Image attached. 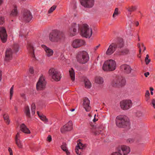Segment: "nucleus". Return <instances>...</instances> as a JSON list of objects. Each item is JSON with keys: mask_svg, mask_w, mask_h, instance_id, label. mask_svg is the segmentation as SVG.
I'll list each match as a JSON object with an SVG mask.
<instances>
[{"mask_svg": "<svg viewBox=\"0 0 155 155\" xmlns=\"http://www.w3.org/2000/svg\"><path fill=\"white\" fill-rule=\"evenodd\" d=\"M65 36L62 31L57 30L53 31L49 35L50 40L52 42L60 43L65 39Z\"/></svg>", "mask_w": 155, "mask_h": 155, "instance_id": "f257e3e1", "label": "nucleus"}, {"mask_svg": "<svg viewBox=\"0 0 155 155\" xmlns=\"http://www.w3.org/2000/svg\"><path fill=\"white\" fill-rule=\"evenodd\" d=\"M117 126L120 128L129 127L130 123L129 118L125 116H117L116 119Z\"/></svg>", "mask_w": 155, "mask_h": 155, "instance_id": "f03ea898", "label": "nucleus"}, {"mask_svg": "<svg viewBox=\"0 0 155 155\" xmlns=\"http://www.w3.org/2000/svg\"><path fill=\"white\" fill-rule=\"evenodd\" d=\"M116 68V63L114 60L112 59L108 60L105 61L102 66V69L104 71H113Z\"/></svg>", "mask_w": 155, "mask_h": 155, "instance_id": "7ed1b4c3", "label": "nucleus"}, {"mask_svg": "<svg viewBox=\"0 0 155 155\" xmlns=\"http://www.w3.org/2000/svg\"><path fill=\"white\" fill-rule=\"evenodd\" d=\"M89 55L86 51H80L77 53L76 59L77 61L81 64H85L89 60Z\"/></svg>", "mask_w": 155, "mask_h": 155, "instance_id": "20e7f679", "label": "nucleus"}, {"mask_svg": "<svg viewBox=\"0 0 155 155\" xmlns=\"http://www.w3.org/2000/svg\"><path fill=\"white\" fill-rule=\"evenodd\" d=\"M92 30L87 24H84L81 30V35L83 37L90 38L92 34Z\"/></svg>", "mask_w": 155, "mask_h": 155, "instance_id": "39448f33", "label": "nucleus"}, {"mask_svg": "<svg viewBox=\"0 0 155 155\" xmlns=\"http://www.w3.org/2000/svg\"><path fill=\"white\" fill-rule=\"evenodd\" d=\"M49 73L52 78L56 81H59L61 78L60 72L54 68H51L49 71Z\"/></svg>", "mask_w": 155, "mask_h": 155, "instance_id": "423d86ee", "label": "nucleus"}, {"mask_svg": "<svg viewBox=\"0 0 155 155\" xmlns=\"http://www.w3.org/2000/svg\"><path fill=\"white\" fill-rule=\"evenodd\" d=\"M46 81L45 78L41 76L36 84V89L38 91L43 90L45 87Z\"/></svg>", "mask_w": 155, "mask_h": 155, "instance_id": "0eeeda50", "label": "nucleus"}, {"mask_svg": "<svg viewBox=\"0 0 155 155\" xmlns=\"http://www.w3.org/2000/svg\"><path fill=\"white\" fill-rule=\"evenodd\" d=\"M126 81L123 77H120L118 79L114 80L112 81L111 85L114 87H122L125 85Z\"/></svg>", "mask_w": 155, "mask_h": 155, "instance_id": "6e6552de", "label": "nucleus"}, {"mask_svg": "<svg viewBox=\"0 0 155 155\" xmlns=\"http://www.w3.org/2000/svg\"><path fill=\"white\" fill-rule=\"evenodd\" d=\"M120 105L123 110H127L132 107V103L130 100H124L120 102Z\"/></svg>", "mask_w": 155, "mask_h": 155, "instance_id": "1a4fd4ad", "label": "nucleus"}, {"mask_svg": "<svg viewBox=\"0 0 155 155\" xmlns=\"http://www.w3.org/2000/svg\"><path fill=\"white\" fill-rule=\"evenodd\" d=\"M85 45V42L83 40L75 39L72 42L71 45L73 48H77Z\"/></svg>", "mask_w": 155, "mask_h": 155, "instance_id": "9d476101", "label": "nucleus"}, {"mask_svg": "<svg viewBox=\"0 0 155 155\" xmlns=\"http://www.w3.org/2000/svg\"><path fill=\"white\" fill-rule=\"evenodd\" d=\"M81 5L86 8H92L94 3V0H79Z\"/></svg>", "mask_w": 155, "mask_h": 155, "instance_id": "9b49d317", "label": "nucleus"}, {"mask_svg": "<svg viewBox=\"0 0 155 155\" xmlns=\"http://www.w3.org/2000/svg\"><path fill=\"white\" fill-rule=\"evenodd\" d=\"M21 133L20 132H18L15 138V143L18 147L20 149L23 148V144L21 140Z\"/></svg>", "mask_w": 155, "mask_h": 155, "instance_id": "f8f14e48", "label": "nucleus"}, {"mask_svg": "<svg viewBox=\"0 0 155 155\" xmlns=\"http://www.w3.org/2000/svg\"><path fill=\"white\" fill-rule=\"evenodd\" d=\"M13 52L12 48H8L6 49L5 52V60L9 61L12 60L13 58Z\"/></svg>", "mask_w": 155, "mask_h": 155, "instance_id": "ddd939ff", "label": "nucleus"}, {"mask_svg": "<svg viewBox=\"0 0 155 155\" xmlns=\"http://www.w3.org/2000/svg\"><path fill=\"white\" fill-rule=\"evenodd\" d=\"M73 123L72 121H69L61 129V132L64 133L65 132L69 131L72 129Z\"/></svg>", "mask_w": 155, "mask_h": 155, "instance_id": "4468645a", "label": "nucleus"}, {"mask_svg": "<svg viewBox=\"0 0 155 155\" xmlns=\"http://www.w3.org/2000/svg\"><path fill=\"white\" fill-rule=\"evenodd\" d=\"M0 37L2 42L5 43L6 42L7 34L6 30L4 27H0Z\"/></svg>", "mask_w": 155, "mask_h": 155, "instance_id": "2eb2a0df", "label": "nucleus"}, {"mask_svg": "<svg viewBox=\"0 0 155 155\" xmlns=\"http://www.w3.org/2000/svg\"><path fill=\"white\" fill-rule=\"evenodd\" d=\"M117 45L115 43H112L109 46L108 49L106 52V54L108 55H110L112 54L116 50Z\"/></svg>", "mask_w": 155, "mask_h": 155, "instance_id": "dca6fc26", "label": "nucleus"}, {"mask_svg": "<svg viewBox=\"0 0 155 155\" xmlns=\"http://www.w3.org/2000/svg\"><path fill=\"white\" fill-rule=\"evenodd\" d=\"M90 101L88 98H85L83 100V107L87 112L89 111L91 109L90 105Z\"/></svg>", "mask_w": 155, "mask_h": 155, "instance_id": "f3484780", "label": "nucleus"}, {"mask_svg": "<svg viewBox=\"0 0 155 155\" xmlns=\"http://www.w3.org/2000/svg\"><path fill=\"white\" fill-rule=\"evenodd\" d=\"M32 16L29 11L25 10L23 15L24 20L27 22H29L32 18Z\"/></svg>", "mask_w": 155, "mask_h": 155, "instance_id": "a211bd4d", "label": "nucleus"}, {"mask_svg": "<svg viewBox=\"0 0 155 155\" xmlns=\"http://www.w3.org/2000/svg\"><path fill=\"white\" fill-rule=\"evenodd\" d=\"M120 69L124 73L129 74L131 72V69L130 67L128 65L124 64L120 66Z\"/></svg>", "mask_w": 155, "mask_h": 155, "instance_id": "6ab92c4d", "label": "nucleus"}, {"mask_svg": "<svg viewBox=\"0 0 155 155\" xmlns=\"http://www.w3.org/2000/svg\"><path fill=\"white\" fill-rule=\"evenodd\" d=\"M118 149H120L121 151V153L122 151L123 155H126L127 154L130 152V147L128 146L125 145H122L119 147Z\"/></svg>", "mask_w": 155, "mask_h": 155, "instance_id": "aec40b11", "label": "nucleus"}, {"mask_svg": "<svg viewBox=\"0 0 155 155\" xmlns=\"http://www.w3.org/2000/svg\"><path fill=\"white\" fill-rule=\"evenodd\" d=\"M27 48V49L31 54L32 57L35 58V55L34 51V50L32 44L31 43H28Z\"/></svg>", "mask_w": 155, "mask_h": 155, "instance_id": "412c9836", "label": "nucleus"}, {"mask_svg": "<svg viewBox=\"0 0 155 155\" xmlns=\"http://www.w3.org/2000/svg\"><path fill=\"white\" fill-rule=\"evenodd\" d=\"M21 130L25 134H30V131L24 124H21L20 126Z\"/></svg>", "mask_w": 155, "mask_h": 155, "instance_id": "4be33fe9", "label": "nucleus"}, {"mask_svg": "<svg viewBox=\"0 0 155 155\" xmlns=\"http://www.w3.org/2000/svg\"><path fill=\"white\" fill-rule=\"evenodd\" d=\"M44 46V49L46 52V55L48 57L52 56L54 53L53 50L45 45Z\"/></svg>", "mask_w": 155, "mask_h": 155, "instance_id": "5701e85b", "label": "nucleus"}, {"mask_svg": "<svg viewBox=\"0 0 155 155\" xmlns=\"http://www.w3.org/2000/svg\"><path fill=\"white\" fill-rule=\"evenodd\" d=\"M18 14V11L17 7L16 5H15L14 8L11 11L10 15L12 16L15 17L17 16Z\"/></svg>", "mask_w": 155, "mask_h": 155, "instance_id": "b1692460", "label": "nucleus"}, {"mask_svg": "<svg viewBox=\"0 0 155 155\" xmlns=\"http://www.w3.org/2000/svg\"><path fill=\"white\" fill-rule=\"evenodd\" d=\"M77 142L78 144L76 147L78 148L80 150L84 149L86 147V145L81 143L80 140H78Z\"/></svg>", "mask_w": 155, "mask_h": 155, "instance_id": "393cba45", "label": "nucleus"}, {"mask_svg": "<svg viewBox=\"0 0 155 155\" xmlns=\"http://www.w3.org/2000/svg\"><path fill=\"white\" fill-rule=\"evenodd\" d=\"M69 76L71 80L74 81L75 80V72L74 69L71 68L69 71Z\"/></svg>", "mask_w": 155, "mask_h": 155, "instance_id": "a878e982", "label": "nucleus"}, {"mask_svg": "<svg viewBox=\"0 0 155 155\" xmlns=\"http://www.w3.org/2000/svg\"><path fill=\"white\" fill-rule=\"evenodd\" d=\"M85 87L87 88H90L91 87V83L90 81L87 79L84 80Z\"/></svg>", "mask_w": 155, "mask_h": 155, "instance_id": "bb28decb", "label": "nucleus"}, {"mask_svg": "<svg viewBox=\"0 0 155 155\" xmlns=\"http://www.w3.org/2000/svg\"><path fill=\"white\" fill-rule=\"evenodd\" d=\"M66 146V144L65 143H63L61 146V148L63 150L66 152L67 155H69L70 152L68 150Z\"/></svg>", "mask_w": 155, "mask_h": 155, "instance_id": "cd10ccee", "label": "nucleus"}, {"mask_svg": "<svg viewBox=\"0 0 155 155\" xmlns=\"http://www.w3.org/2000/svg\"><path fill=\"white\" fill-rule=\"evenodd\" d=\"M79 26L78 25H77L75 23H73L71 25V29L73 30V32H76L77 29H79Z\"/></svg>", "mask_w": 155, "mask_h": 155, "instance_id": "c85d7f7f", "label": "nucleus"}, {"mask_svg": "<svg viewBox=\"0 0 155 155\" xmlns=\"http://www.w3.org/2000/svg\"><path fill=\"white\" fill-rule=\"evenodd\" d=\"M19 48V46L18 44H15L12 47V49L13 50L14 52L16 54L18 51Z\"/></svg>", "mask_w": 155, "mask_h": 155, "instance_id": "c756f323", "label": "nucleus"}, {"mask_svg": "<svg viewBox=\"0 0 155 155\" xmlns=\"http://www.w3.org/2000/svg\"><path fill=\"white\" fill-rule=\"evenodd\" d=\"M137 7L136 6L132 5L130 6H129L128 8H126L127 11L129 12H130V14H131V12L136 11L137 9Z\"/></svg>", "mask_w": 155, "mask_h": 155, "instance_id": "7c9ffc66", "label": "nucleus"}, {"mask_svg": "<svg viewBox=\"0 0 155 155\" xmlns=\"http://www.w3.org/2000/svg\"><path fill=\"white\" fill-rule=\"evenodd\" d=\"M3 117L6 124L8 125L9 124L10 120L8 115L7 114H5L3 115Z\"/></svg>", "mask_w": 155, "mask_h": 155, "instance_id": "2f4dec72", "label": "nucleus"}, {"mask_svg": "<svg viewBox=\"0 0 155 155\" xmlns=\"http://www.w3.org/2000/svg\"><path fill=\"white\" fill-rule=\"evenodd\" d=\"M117 45V47L122 48L124 46V42L123 39H120L118 41L117 44H116Z\"/></svg>", "mask_w": 155, "mask_h": 155, "instance_id": "473e14b6", "label": "nucleus"}, {"mask_svg": "<svg viewBox=\"0 0 155 155\" xmlns=\"http://www.w3.org/2000/svg\"><path fill=\"white\" fill-rule=\"evenodd\" d=\"M25 113L27 117H30V110L29 107L28 106H26L25 107Z\"/></svg>", "mask_w": 155, "mask_h": 155, "instance_id": "72a5a7b5", "label": "nucleus"}, {"mask_svg": "<svg viewBox=\"0 0 155 155\" xmlns=\"http://www.w3.org/2000/svg\"><path fill=\"white\" fill-rule=\"evenodd\" d=\"M120 54L125 55L128 54L129 53V50L127 48H125L120 51Z\"/></svg>", "mask_w": 155, "mask_h": 155, "instance_id": "f704fd0d", "label": "nucleus"}, {"mask_svg": "<svg viewBox=\"0 0 155 155\" xmlns=\"http://www.w3.org/2000/svg\"><path fill=\"white\" fill-rule=\"evenodd\" d=\"M95 82L98 84H102L103 83V79L101 77H97L95 79Z\"/></svg>", "mask_w": 155, "mask_h": 155, "instance_id": "c9c22d12", "label": "nucleus"}, {"mask_svg": "<svg viewBox=\"0 0 155 155\" xmlns=\"http://www.w3.org/2000/svg\"><path fill=\"white\" fill-rule=\"evenodd\" d=\"M40 119L45 123H47L48 122V119L46 118V117L44 115L40 116Z\"/></svg>", "mask_w": 155, "mask_h": 155, "instance_id": "e433bc0d", "label": "nucleus"}, {"mask_svg": "<svg viewBox=\"0 0 155 155\" xmlns=\"http://www.w3.org/2000/svg\"><path fill=\"white\" fill-rule=\"evenodd\" d=\"M36 109V106L34 103H33L31 105V114L33 115L35 114V111Z\"/></svg>", "mask_w": 155, "mask_h": 155, "instance_id": "4c0bfd02", "label": "nucleus"}, {"mask_svg": "<svg viewBox=\"0 0 155 155\" xmlns=\"http://www.w3.org/2000/svg\"><path fill=\"white\" fill-rule=\"evenodd\" d=\"M57 6L55 5H54L52 6L49 9L48 12V13H51L53 12V11L56 9Z\"/></svg>", "mask_w": 155, "mask_h": 155, "instance_id": "58836bf2", "label": "nucleus"}, {"mask_svg": "<svg viewBox=\"0 0 155 155\" xmlns=\"http://www.w3.org/2000/svg\"><path fill=\"white\" fill-rule=\"evenodd\" d=\"M14 85H12L11 87V88L10 90V99L11 100L12 98L13 95V88H14Z\"/></svg>", "mask_w": 155, "mask_h": 155, "instance_id": "ea45409f", "label": "nucleus"}, {"mask_svg": "<svg viewBox=\"0 0 155 155\" xmlns=\"http://www.w3.org/2000/svg\"><path fill=\"white\" fill-rule=\"evenodd\" d=\"M118 9L117 8H116L114 12L113 15V18H114L115 16H117L118 15Z\"/></svg>", "mask_w": 155, "mask_h": 155, "instance_id": "a19ab883", "label": "nucleus"}, {"mask_svg": "<svg viewBox=\"0 0 155 155\" xmlns=\"http://www.w3.org/2000/svg\"><path fill=\"white\" fill-rule=\"evenodd\" d=\"M149 56L148 54H147L146 55V57L145 59V61L146 63V64L147 65L148 64L149 62L150 61V59H149Z\"/></svg>", "mask_w": 155, "mask_h": 155, "instance_id": "79ce46f5", "label": "nucleus"}, {"mask_svg": "<svg viewBox=\"0 0 155 155\" xmlns=\"http://www.w3.org/2000/svg\"><path fill=\"white\" fill-rule=\"evenodd\" d=\"M79 149L78 148L76 147L75 149V152L76 153L78 154V155H81L82 154V150H80V151L79 150Z\"/></svg>", "mask_w": 155, "mask_h": 155, "instance_id": "37998d69", "label": "nucleus"}, {"mask_svg": "<svg viewBox=\"0 0 155 155\" xmlns=\"http://www.w3.org/2000/svg\"><path fill=\"white\" fill-rule=\"evenodd\" d=\"M136 115L138 117H140L143 116V113L141 111H138L137 112Z\"/></svg>", "mask_w": 155, "mask_h": 155, "instance_id": "c03bdc74", "label": "nucleus"}, {"mask_svg": "<svg viewBox=\"0 0 155 155\" xmlns=\"http://www.w3.org/2000/svg\"><path fill=\"white\" fill-rule=\"evenodd\" d=\"M134 141V140L133 139V138H129L127 140V143H133Z\"/></svg>", "mask_w": 155, "mask_h": 155, "instance_id": "a18cd8bd", "label": "nucleus"}, {"mask_svg": "<svg viewBox=\"0 0 155 155\" xmlns=\"http://www.w3.org/2000/svg\"><path fill=\"white\" fill-rule=\"evenodd\" d=\"M4 22V18L2 16H0V24H3Z\"/></svg>", "mask_w": 155, "mask_h": 155, "instance_id": "49530a36", "label": "nucleus"}, {"mask_svg": "<svg viewBox=\"0 0 155 155\" xmlns=\"http://www.w3.org/2000/svg\"><path fill=\"white\" fill-rule=\"evenodd\" d=\"M101 131L100 130H99V129H96L94 132V133L96 135L98 134H99L101 133Z\"/></svg>", "mask_w": 155, "mask_h": 155, "instance_id": "de8ad7c7", "label": "nucleus"}, {"mask_svg": "<svg viewBox=\"0 0 155 155\" xmlns=\"http://www.w3.org/2000/svg\"><path fill=\"white\" fill-rule=\"evenodd\" d=\"M29 71L30 73L31 74H33L34 73V70L33 68L32 67L30 68L29 69Z\"/></svg>", "mask_w": 155, "mask_h": 155, "instance_id": "09e8293b", "label": "nucleus"}, {"mask_svg": "<svg viewBox=\"0 0 155 155\" xmlns=\"http://www.w3.org/2000/svg\"><path fill=\"white\" fill-rule=\"evenodd\" d=\"M52 140L51 137V135H49L47 138V140L49 142H50Z\"/></svg>", "mask_w": 155, "mask_h": 155, "instance_id": "8fccbe9b", "label": "nucleus"}, {"mask_svg": "<svg viewBox=\"0 0 155 155\" xmlns=\"http://www.w3.org/2000/svg\"><path fill=\"white\" fill-rule=\"evenodd\" d=\"M8 151L10 155H13V152L12 149L10 147H8Z\"/></svg>", "mask_w": 155, "mask_h": 155, "instance_id": "3c124183", "label": "nucleus"}, {"mask_svg": "<svg viewBox=\"0 0 155 155\" xmlns=\"http://www.w3.org/2000/svg\"><path fill=\"white\" fill-rule=\"evenodd\" d=\"M150 92L149 91L147 90L145 93V96L146 97H148L150 95Z\"/></svg>", "mask_w": 155, "mask_h": 155, "instance_id": "603ef678", "label": "nucleus"}, {"mask_svg": "<svg viewBox=\"0 0 155 155\" xmlns=\"http://www.w3.org/2000/svg\"><path fill=\"white\" fill-rule=\"evenodd\" d=\"M152 104L154 108L155 109V100L153 99L152 101Z\"/></svg>", "mask_w": 155, "mask_h": 155, "instance_id": "864d4df0", "label": "nucleus"}, {"mask_svg": "<svg viewBox=\"0 0 155 155\" xmlns=\"http://www.w3.org/2000/svg\"><path fill=\"white\" fill-rule=\"evenodd\" d=\"M149 74H150V73H149V72H148L145 73L144 74L145 76L146 77H147L149 75Z\"/></svg>", "mask_w": 155, "mask_h": 155, "instance_id": "5fc2aeb1", "label": "nucleus"}, {"mask_svg": "<svg viewBox=\"0 0 155 155\" xmlns=\"http://www.w3.org/2000/svg\"><path fill=\"white\" fill-rule=\"evenodd\" d=\"M100 45H98L96 46V47H95L94 48V49L95 50H96L97 48H98L99 47V46H100Z\"/></svg>", "mask_w": 155, "mask_h": 155, "instance_id": "6e6d98bb", "label": "nucleus"}, {"mask_svg": "<svg viewBox=\"0 0 155 155\" xmlns=\"http://www.w3.org/2000/svg\"><path fill=\"white\" fill-rule=\"evenodd\" d=\"M2 72L0 71V81H1L2 79Z\"/></svg>", "mask_w": 155, "mask_h": 155, "instance_id": "4d7b16f0", "label": "nucleus"}, {"mask_svg": "<svg viewBox=\"0 0 155 155\" xmlns=\"http://www.w3.org/2000/svg\"><path fill=\"white\" fill-rule=\"evenodd\" d=\"M37 114L39 117L40 118V116H42V115H43V114H40L38 111H37Z\"/></svg>", "mask_w": 155, "mask_h": 155, "instance_id": "13d9d810", "label": "nucleus"}, {"mask_svg": "<svg viewBox=\"0 0 155 155\" xmlns=\"http://www.w3.org/2000/svg\"><path fill=\"white\" fill-rule=\"evenodd\" d=\"M142 46L144 48V49H143V51H145L146 49V47H145L143 45V44H142Z\"/></svg>", "mask_w": 155, "mask_h": 155, "instance_id": "bf43d9fd", "label": "nucleus"}, {"mask_svg": "<svg viewBox=\"0 0 155 155\" xmlns=\"http://www.w3.org/2000/svg\"><path fill=\"white\" fill-rule=\"evenodd\" d=\"M150 89L151 91H152L153 90V88L151 87H150Z\"/></svg>", "mask_w": 155, "mask_h": 155, "instance_id": "052dcab7", "label": "nucleus"}, {"mask_svg": "<svg viewBox=\"0 0 155 155\" xmlns=\"http://www.w3.org/2000/svg\"><path fill=\"white\" fill-rule=\"evenodd\" d=\"M47 94V93L45 92H44L42 94V95L43 96H44L45 95V94Z\"/></svg>", "mask_w": 155, "mask_h": 155, "instance_id": "680f3d73", "label": "nucleus"}, {"mask_svg": "<svg viewBox=\"0 0 155 155\" xmlns=\"http://www.w3.org/2000/svg\"><path fill=\"white\" fill-rule=\"evenodd\" d=\"M139 25V23L138 21H137L136 23V26H138Z\"/></svg>", "mask_w": 155, "mask_h": 155, "instance_id": "e2e57ef3", "label": "nucleus"}, {"mask_svg": "<svg viewBox=\"0 0 155 155\" xmlns=\"http://www.w3.org/2000/svg\"><path fill=\"white\" fill-rule=\"evenodd\" d=\"M74 110H75V109H71L70 110V111H72V112H73V111H74Z\"/></svg>", "mask_w": 155, "mask_h": 155, "instance_id": "0e129e2a", "label": "nucleus"}, {"mask_svg": "<svg viewBox=\"0 0 155 155\" xmlns=\"http://www.w3.org/2000/svg\"><path fill=\"white\" fill-rule=\"evenodd\" d=\"M2 2V0H0V5H1Z\"/></svg>", "mask_w": 155, "mask_h": 155, "instance_id": "69168bd1", "label": "nucleus"}, {"mask_svg": "<svg viewBox=\"0 0 155 155\" xmlns=\"http://www.w3.org/2000/svg\"><path fill=\"white\" fill-rule=\"evenodd\" d=\"M15 110H16V111L17 110V108L16 107H15Z\"/></svg>", "mask_w": 155, "mask_h": 155, "instance_id": "338daca9", "label": "nucleus"}, {"mask_svg": "<svg viewBox=\"0 0 155 155\" xmlns=\"http://www.w3.org/2000/svg\"><path fill=\"white\" fill-rule=\"evenodd\" d=\"M150 93H151V95H153V91H151Z\"/></svg>", "mask_w": 155, "mask_h": 155, "instance_id": "774afa93", "label": "nucleus"}]
</instances>
